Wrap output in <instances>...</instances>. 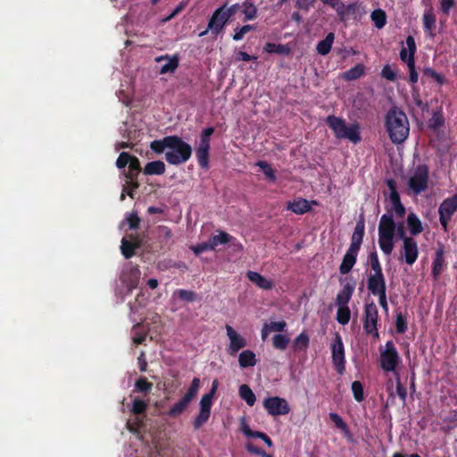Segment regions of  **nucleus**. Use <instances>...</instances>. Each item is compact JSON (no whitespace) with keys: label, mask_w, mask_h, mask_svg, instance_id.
<instances>
[{"label":"nucleus","mask_w":457,"mask_h":457,"mask_svg":"<svg viewBox=\"0 0 457 457\" xmlns=\"http://www.w3.org/2000/svg\"><path fill=\"white\" fill-rule=\"evenodd\" d=\"M386 129L395 144H401L409 136L410 126L406 114L397 107L391 108L386 116Z\"/></svg>","instance_id":"nucleus-1"},{"label":"nucleus","mask_w":457,"mask_h":457,"mask_svg":"<svg viewBox=\"0 0 457 457\" xmlns=\"http://www.w3.org/2000/svg\"><path fill=\"white\" fill-rule=\"evenodd\" d=\"M326 124L334 132L337 139H348L353 144L361 141L360 126L358 123L346 125L344 119L335 115H328L325 120Z\"/></svg>","instance_id":"nucleus-2"},{"label":"nucleus","mask_w":457,"mask_h":457,"mask_svg":"<svg viewBox=\"0 0 457 457\" xmlns=\"http://www.w3.org/2000/svg\"><path fill=\"white\" fill-rule=\"evenodd\" d=\"M170 149L165 153V160L171 165L185 163L192 155L191 145L179 136H172Z\"/></svg>","instance_id":"nucleus-3"},{"label":"nucleus","mask_w":457,"mask_h":457,"mask_svg":"<svg viewBox=\"0 0 457 457\" xmlns=\"http://www.w3.org/2000/svg\"><path fill=\"white\" fill-rule=\"evenodd\" d=\"M219 381L214 379L212 384V387L207 394H204L200 400V411L193 421L194 428L199 429L202 428L209 420L211 416V409L212 406L213 397L218 390Z\"/></svg>","instance_id":"nucleus-4"},{"label":"nucleus","mask_w":457,"mask_h":457,"mask_svg":"<svg viewBox=\"0 0 457 457\" xmlns=\"http://www.w3.org/2000/svg\"><path fill=\"white\" fill-rule=\"evenodd\" d=\"M417 46L415 39L412 36L406 37V47H403L400 51V59L406 63L409 70V80L411 84L418 82L419 74L415 68V53Z\"/></svg>","instance_id":"nucleus-5"},{"label":"nucleus","mask_w":457,"mask_h":457,"mask_svg":"<svg viewBox=\"0 0 457 457\" xmlns=\"http://www.w3.org/2000/svg\"><path fill=\"white\" fill-rule=\"evenodd\" d=\"M378 311L376 303L366 302L364 305L363 328L368 335L378 337Z\"/></svg>","instance_id":"nucleus-6"},{"label":"nucleus","mask_w":457,"mask_h":457,"mask_svg":"<svg viewBox=\"0 0 457 457\" xmlns=\"http://www.w3.org/2000/svg\"><path fill=\"white\" fill-rule=\"evenodd\" d=\"M428 167L425 164L418 165L408 181V186L415 195H419L428 188Z\"/></svg>","instance_id":"nucleus-7"},{"label":"nucleus","mask_w":457,"mask_h":457,"mask_svg":"<svg viewBox=\"0 0 457 457\" xmlns=\"http://www.w3.org/2000/svg\"><path fill=\"white\" fill-rule=\"evenodd\" d=\"M401 358L392 341L386 343V349L380 355V367L385 371H395Z\"/></svg>","instance_id":"nucleus-8"},{"label":"nucleus","mask_w":457,"mask_h":457,"mask_svg":"<svg viewBox=\"0 0 457 457\" xmlns=\"http://www.w3.org/2000/svg\"><path fill=\"white\" fill-rule=\"evenodd\" d=\"M225 7L226 4L213 12L208 21L207 29L201 32L200 37L206 35L208 30H211L214 36H218L222 31L226 23L230 20L225 12Z\"/></svg>","instance_id":"nucleus-9"},{"label":"nucleus","mask_w":457,"mask_h":457,"mask_svg":"<svg viewBox=\"0 0 457 457\" xmlns=\"http://www.w3.org/2000/svg\"><path fill=\"white\" fill-rule=\"evenodd\" d=\"M457 211V194L453 195L451 197L445 199L438 209L439 212V220L446 232L448 230V223L451 220L453 215Z\"/></svg>","instance_id":"nucleus-10"},{"label":"nucleus","mask_w":457,"mask_h":457,"mask_svg":"<svg viewBox=\"0 0 457 457\" xmlns=\"http://www.w3.org/2000/svg\"><path fill=\"white\" fill-rule=\"evenodd\" d=\"M263 407L271 416L287 415L290 411L287 401L279 396H270L263 400Z\"/></svg>","instance_id":"nucleus-11"},{"label":"nucleus","mask_w":457,"mask_h":457,"mask_svg":"<svg viewBox=\"0 0 457 457\" xmlns=\"http://www.w3.org/2000/svg\"><path fill=\"white\" fill-rule=\"evenodd\" d=\"M227 337L229 339V345L227 348V353L234 356L236 355L241 349L245 348L247 345L246 339L238 334L231 326L226 325L225 327Z\"/></svg>","instance_id":"nucleus-12"},{"label":"nucleus","mask_w":457,"mask_h":457,"mask_svg":"<svg viewBox=\"0 0 457 457\" xmlns=\"http://www.w3.org/2000/svg\"><path fill=\"white\" fill-rule=\"evenodd\" d=\"M332 361L337 372L342 375L345 372V348L339 335L332 345Z\"/></svg>","instance_id":"nucleus-13"},{"label":"nucleus","mask_w":457,"mask_h":457,"mask_svg":"<svg viewBox=\"0 0 457 457\" xmlns=\"http://www.w3.org/2000/svg\"><path fill=\"white\" fill-rule=\"evenodd\" d=\"M141 170L140 162L137 157H133L132 161L129 164L128 171L125 172L127 182L129 185L130 190L127 191V194L131 198H134L133 190L139 187L137 182V176Z\"/></svg>","instance_id":"nucleus-14"},{"label":"nucleus","mask_w":457,"mask_h":457,"mask_svg":"<svg viewBox=\"0 0 457 457\" xmlns=\"http://www.w3.org/2000/svg\"><path fill=\"white\" fill-rule=\"evenodd\" d=\"M419 253L417 241L414 238H404L401 250V256L404 262L408 265H412L417 261Z\"/></svg>","instance_id":"nucleus-15"},{"label":"nucleus","mask_w":457,"mask_h":457,"mask_svg":"<svg viewBox=\"0 0 457 457\" xmlns=\"http://www.w3.org/2000/svg\"><path fill=\"white\" fill-rule=\"evenodd\" d=\"M141 271L138 266H129L125 268L120 275V280L126 285L129 291L135 289L140 279Z\"/></svg>","instance_id":"nucleus-16"},{"label":"nucleus","mask_w":457,"mask_h":457,"mask_svg":"<svg viewBox=\"0 0 457 457\" xmlns=\"http://www.w3.org/2000/svg\"><path fill=\"white\" fill-rule=\"evenodd\" d=\"M364 233H365V222H364V218L361 215L356 222L354 231H353L352 238H351V244H350V246L348 249L359 253V251L361 249V245L363 241Z\"/></svg>","instance_id":"nucleus-17"},{"label":"nucleus","mask_w":457,"mask_h":457,"mask_svg":"<svg viewBox=\"0 0 457 457\" xmlns=\"http://www.w3.org/2000/svg\"><path fill=\"white\" fill-rule=\"evenodd\" d=\"M367 287L370 294L373 295H377L378 294L383 293V291H386L384 274H369Z\"/></svg>","instance_id":"nucleus-18"},{"label":"nucleus","mask_w":457,"mask_h":457,"mask_svg":"<svg viewBox=\"0 0 457 457\" xmlns=\"http://www.w3.org/2000/svg\"><path fill=\"white\" fill-rule=\"evenodd\" d=\"M396 223L394 220V214L391 210H387L386 213L380 218L378 224V234L381 235H395Z\"/></svg>","instance_id":"nucleus-19"},{"label":"nucleus","mask_w":457,"mask_h":457,"mask_svg":"<svg viewBox=\"0 0 457 457\" xmlns=\"http://www.w3.org/2000/svg\"><path fill=\"white\" fill-rule=\"evenodd\" d=\"M355 289V282L350 281L344 285L336 297V303L338 306H348Z\"/></svg>","instance_id":"nucleus-20"},{"label":"nucleus","mask_w":457,"mask_h":457,"mask_svg":"<svg viewBox=\"0 0 457 457\" xmlns=\"http://www.w3.org/2000/svg\"><path fill=\"white\" fill-rule=\"evenodd\" d=\"M445 245L439 242L432 262V275L435 278H437L442 272L445 264Z\"/></svg>","instance_id":"nucleus-21"},{"label":"nucleus","mask_w":457,"mask_h":457,"mask_svg":"<svg viewBox=\"0 0 457 457\" xmlns=\"http://www.w3.org/2000/svg\"><path fill=\"white\" fill-rule=\"evenodd\" d=\"M167 60L168 62L163 64L159 73L160 74H167L173 73L179 64V59L177 55L170 56L169 54L161 55L155 58L156 62H160L162 61Z\"/></svg>","instance_id":"nucleus-22"},{"label":"nucleus","mask_w":457,"mask_h":457,"mask_svg":"<svg viewBox=\"0 0 457 457\" xmlns=\"http://www.w3.org/2000/svg\"><path fill=\"white\" fill-rule=\"evenodd\" d=\"M436 21V19L434 13L433 7L430 6L424 12L422 17L423 29L430 37H435Z\"/></svg>","instance_id":"nucleus-23"},{"label":"nucleus","mask_w":457,"mask_h":457,"mask_svg":"<svg viewBox=\"0 0 457 457\" xmlns=\"http://www.w3.org/2000/svg\"><path fill=\"white\" fill-rule=\"evenodd\" d=\"M358 253L348 249L343 257V261L339 266L341 274H348L353 268L357 261Z\"/></svg>","instance_id":"nucleus-24"},{"label":"nucleus","mask_w":457,"mask_h":457,"mask_svg":"<svg viewBox=\"0 0 457 457\" xmlns=\"http://www.w3.org/2000/svg\"><path fill=\"white\" fill-rule=\"evenodd\" d=\"M287 209L295 214H304L312 210V206L308 200L297 198L292 202H287Z\"/></svg>","instance_id":"nucleus-25"},{"label":"nucleus","mask_w":457,"mask_h":457,"mask_svg":"<svg viewBox=\"0 0 457 457\" xmlns=\"http://www.w3.org/2000/svg\"><path fill=\"white\" fill-rule=\"evenodd\" d=\"M246 278L253 284H255L258 287L270 290L273 287V283L271 280L266 278L262 274L256 271L249 270L246 273Z\"/></svg>","instance_id":"nucleus-26"},{"label":"nucleus","mask_w":457,"mask_h":457,"mask_svg":"<svg viewBox=\"0 0 457 457\" xmlns=\"http://www.w3.org/2000/svg\"><path fill=\"white\" fill-rule=\"evenodd\" d=\"M238 363L240 368L253 367L257 363L255 353L252 350H244L239 353Z\"/></svg>","instance_id":"nucleus-27"},{"label":"nucleus","mask_w":457,"mask_h":457,"mask_svg":"<svg viewBox=\"0 0 457 457\" xmlns=\"http://www.w3.org/2000/svg\"><path fill=\"white\" fill-rule=\"evenodd\" d=\"M406 223L411 236H417L423 231L420 218L413 212L408 214Z\"/></svg>","instance_id":"nucleus-28"},{"label":"nucleus","mask_w":457,"mask_h":457,"mask_svg":"<svg viewBox=\"0 0 457 457\" xmlns=\"http://www.w3.org/2000/svg\"><path fill=\"white\" fill-rule=\"evenodd\" d=\"M394 237H395V235L378 234L379 247H380L381 251L386 255L391 254L392 251L394 250V247H395Z\"/></svg>","instance_id":"nucleus-29"},{"label":"nucleus","mask_w":457,"mask_h":457,"mask_svg":"<svg viewBox=\"0 0 457 457\" xmlns=\"http://www.w3.org/2000/svg\"><path fill=\"white\" fill-rule=\"evenodd\" d=\"M335 40V34L329 32L324 39L317 44L316 50L320 55H327L331 48Z\"/></svg>","instance_id":"nucleus-30"},{"label":"nucleus","mask_w":457,"mask_h":457,"mask_svg":"<svg viewBox=\"0 0 457 457\" xmlns=\"http://www.w3.org/2000/svg\"><path fill=\"white\" fill-rule=\"evenodd\" d=\"M365 73V67L362 63H357L354 67L343 73L342 78L346 81L360 79Z\"/></svg>","instance_id":"nucleus-31"},{"label":"nucleus","mask_w":457,"mask_h":457,"mask_svg":"<svg viewBox=\"0 0 457 457\" xmlns=\"http://www.w3.org/2000/svg\"><path fill=\"white\" fill-rule=\"evenodd\" d=\"M165 172V164L162 161L147 162L144 168L145 175H162Z\"/></svg>","instance_id":"nucleus-32"},{"label":"nucleus","mask_w":457,"mask_h":457,"mask_svg":"<svg viewBox=\"0 0 457 457\" xmlns=\"http://www.w3.org/2000/svg\"><path fill=\"white\" fill-rule=\"evenodd\" d=\"M386 186L389 189V200L392 204V208L397 206V204H402L400 195L397 191L396 182L393 179H389L386 180Z\"/></svg>","instance_id":"nucleus-33"},{"label":"nucleus","mask_w":457,"mask_h":457,"mask_svg":"<svg viewBox=\"0 0 457 457\" xmlns=\"http://www.w3.org/2000/svg\"><path fill=\"white\" fill-rule=\"evenodd\" d=\"M309 342V336L303 332L294 339L292 348L295 353L303 352L308 348Z\"/></svg>","instance_id":"nucleus-34"},{"label":"nucleus","mask_w":457,"mask_h":457,"mask_svg":"<svg viewBox=\"0 0 457 457\" xmlns=\"http://www.w3.org/2000/svg\"><path fill=\"white\" fill-rule=\"evenodd\" d=\"M137 247H139L138 242H131L127 240L125 237L122 238L120 251L126 259L133 257Z\"/></svg>","instance_id":"nucleus-35"},{"label":"nucleus","mask_w":457,"mask_h":457,"mask_svg":"<svg viewBox=\"0 0 457 457\" xmlns=\"http://www.w3.org/2000/svg\"><path fill=\"white\" fill-rule=\"evenodd\" d=\"M172 136H167L164 137L162 139H157L154 140L150 144V148L155 153V154H162L165 148H169L170 146Z\"/></svg>","instance_id":"nucleus-36"},{"label":"nucleus","mask_w":457,"mask_h":457,"mask_svg":"<svg viewBox=\"0 0 457 457\" xmlns=\"http://www.w3.org/2000/svg\"><path fill=\"white\" fill-rule=\"evenodd\" d=\"M370 19L374 23V26L380 29L386 24V14L382 9H376L370 14Z\"/></svg>","instance_id":"nucleus-37"},{"label":"nucleus","mask_w":457,"mask_h":457,"mask_svg":"<svg viewBox=\"0 0 457 457\" xmlns=\"http://www.w3.org/2000/svg\"><path fill=\"white\" fill-rule=\"evenodd\" d=\"M233 239H234V237L231 235H229L228 233H227L225 231H219L218 235L211 237L209 240H210L213 249L215 250V248L219 245H225V244L230 243V242H232Z\"/></svg>","instance_id":"nucleus-38"},{"label":"nucleus","mask_w":457,"mask_h":457,"mask_svg":"<svg viewBox=\"0 0 457 457\" xmlns=\"http://www.w3.org/2000/svg\"><path fill=\"white\" fill-rule=\"evenodd\" d=\"M200 388V379L198 378H194L191 381L190 386L188 387L187 393L181 398L188 404L196 396L198 390Z\"/></svg>","instance_id":"nucleus-39"},{"label":"nucleus","mask_w":457,"mask_h":457,"mask_svg":"<svg viewBox=\"0 0 457 457\" xmlns=\"http://www.w3.org/2000/svg\"><path fill=\"white\" fill-rule=\"evenodd\" d=\"M200 388V379L198 378H194L191 381L190 386L188 387L187 393L181 398L188 404L196 396L198 390Z\"/></svg>","instance_id":"nucleus-40"},{"label":"nucleus","mask_w":457,"mask_h":457,"mask_svg":"<svg viewBox=\"0 0 457 457\" xmlns=\"http://www.w3.org/2000/svg\"><path fill=\"white\" fill-rule=\"evenodd\" d=\"M239 395L249 406L255 403V395L248 385L244 384L239 386Z\"/></svg>","instance_id":"nucleus-41"},{"label":"nucleus","mask_w":457,"mask_h":457,"mask_svg":"<svg viewBox=\"0 0 457 457\" xmlns=\"http://www.w3.org/2000/svg\"><path fill=\"white\" fill-rule=\"evenodd\" d=\"M153 388V383L148 381L146 378H139L136 380L134 386V393H141L146 395Z\"/></svg>","instance_id":"nucleus-42"},{"label":"nucleus","mask_w":457,"mask_h":457,"mask_svg":"<svg viewBox=\"0 0 457 457\" xmlns=\"http://www.w3.org/2000/svg\"><path fill=\"white\" fill-rule=\"evenodd\" d=\"M264 50L270 54H278L283 55H288L291 52L290 48L287 45L267 43L264 46Z\"/></svg>","instance_id":"nucleus-43"},{"label":"nucleus","mask_w":457,"mask_h":457,"mask_svg":"<svg viewBox=\"0 0 457 457\" xmlns=\"http://www.w3.org/2000/svg\"><path fill=\"white\" fill-rule=\"evenodd\" d=\"M242 13L245 15V21L254 20L257 16V8L252 2L246 0L242 3Z\"/></svg>","instance_id":"nucleus-44"},{"label":"nucleus","mask_w":457,"mask_h":457,"mask_svg":"<svg viewBox=\"0 0 457 457\" xmlns=\"http://www.w3.org/2000/svg\"><path fill=\"white\" fill-rule=\"evenodd\" d=\"M289 342L290 338L287 335L276 334L272 337V346L277 350H286Z\"/></svg>","instance_id":"nucleus-45"},{"label":"nucleus","mask_w":457,"mask_h":457,"mask_svg":"<svg viewBox=\"0 0 457 457\" xmlns=\"http://www.w3.org/2000/svg\"><path fill=\"white\" fill-rule=\"evenodd\" d=\"M368 262L371 269V272L370 274L383 273L382 267L379 262L378 253L375 250L370 253V254L368 256Z\"/></svg>","instance_id":"nucleus-46"},{"label":"nucleus","mask_w":457,"mask_h":457,"mask_svg":"<svg viewBox=\"0 0 457 457\" xmlns=\"http://www.w3.org/2000/svg\"><path fill=\"white\" fill-rule=\"evenodd\" d=\"M445 125V118L440 111L434 112L428 120V126L434 130H437Z\"/></svg>","instance_id":"nucleus-47"},{"label":"nucleus","mask_w":457,"mask_h":457,"mask_svg":"<svg viewBox=\"0 0 457 457\" xmlns=\"http://www.w3.org/2000/svg\"><path fill=\"white\" fill-rule=\"evenodd\" d=\"M188 403H186L183 399H179L173 406L170 408L167 414L170 417H178L188 407Z\"/></svg>","instance_id":"nucleus-48"},{"label":"nucleus","mask_w":457,"mask_h":457,"mask_svg":"<svg viewBox=\"0 0 457 457\" xmlns=\"http://www.w3.org/2000/svg\"><path fill=\"white\" fill-rule=\"evenodd\" d=\"M337 320L341 325H346L351 319V311L348 306H338L337 312Z\"/></svg>","instance_id":"nucleus-49"},{"label":"nucleus","mask_w":457,"mask_h":457,"mask_svg":"<svg viewBox=\"0 0 457 457\" xmlns=\"http://www.w3.org/2000/svg\"><path fill=\"white\" fill-rule=\"evenodd\" d=\"M148 401L136 397L133 400L131 412L137 416L144 414L147 409Z\"/></svg>","instance_id":"nucleus-50"},{"label":"nucleus","mask_w":457,"mask_h":457,"mask_svg":"<svg viewBox=\"0 0 457 457\" xmlns=\"http://www.w3.org/2000/svg\"><path fill=\"white\" fill-rule=\"evenodd\" d=\"M256 166L260 167L261 170L263 171L264 175L267 177V179L272 182L276 180L275 171L265 161H259L256 162Z\"/></svg>","instance_id":"nucleus-51"},{"label":"nucleus","mask_w":457,"mask_h":457,"mask_svg":"<svg viewBox=\"0 0 457 457\" xmlns=\"http://www.w3.org/2000/svg\"><path fill=\"white\" fill-rule=\"evenodd\" d=\"M422 72L424 76L433 79L440 86L445 83V77L430 67H425Z\"/></svg>","instance_id":"nucleus-52"},{"label":"nucleus","mask_w":457,"mask_h":457,"mask_svg":"<svg viewBox=\"0 0 457 457\" xmlns=\"http://www.w3.org/2000/svg\"><path fill=\"white\" fill-rule=\"evenodd\" d=\"M195 155H196L199 166L203 169H208V167H209V151L196 148Z\"/></svg>","instance_id":"nucleus-53"},{"label":"nucleus","mask_w":457,"mask_h":457,"mask_svg":"<svg viewBox=\"0 0 457 457\" xmlns=\"http://www.w3.org/2000/svg\"><path fill=\"white\" fill-rule=\"evenodd\" d=\"M352 391L357 402L360 403L364 400L363 386L360 381L355 380L352 383Z\"/></svg>","instance_id":"nucleus-54"},{"label":"nucleus","mask_w":457,"mask_h":457,"mask_svg":"<svg viewBox=\"0 0 457 457\" xmlns=\"http://www.w3.org/2000/svg\"><path fill=\"white\" fill-rule=\"evenodd\" d=\"M329 419L335 424V426L341 431H343V432L349 431L347 424L343 420V419L337 413L330 412Z\"/></svg>","instance_id":"nucleus-55"},{"label":"nucleus","mask_w":457,"mask_h":457,"mask_svg":"<svg viewBox=\"0 0 457 457\" xmlns=\"http://www.w3.org/2000/svg\"><path fill=\"white\" fill-rule=\"evenodd\" d=\"M241 430L245 436L251 437V438H260V439L263 440L267 436V434H265L264 432L253 431L249 428V426L246 424H243Z\"/></svg>","instance_id":"nucleus-56"},{"label":"nucleus","mask_w":457,"mask_h":457,"mask_svg":"<svg viewBox=\"0 0 457 457\" xmlns=\"http://www.w3.org/2000/svg\"><path fill=\"white\" fill-rule=\"evenodd\" d=\"M141 328V323L140 322H137L136 325H134L133 327V332H134V337H133V342L135 345H142L145 338H146V336H147V333H141L139 332L138 330Z\"/></svg>","instance_id":"nucleus-57"},{"label":"nucleus","mask_w":457,"mask_h":457,"mask_svg":"<svg viewBox=\"0 0 457 457\" xmlns=\"http://www.w3.org/2000/svg\"><path fill=\"white\" fill-rule=\"evenodd\" d=\"M395 329L398 334H403L407 330V320L403 313H397L395 317Z\"/></svg>","instance_id":"nucleus-58"},{"label":"nucleus","mask_w":457,"mask_h":457,"mask_svg":"<svg viewBox=\"0 0 457 457\" xmlns=\"http://www.w3.org/2000/svg\"><path fill=\"white\" fill-rule=\"evenodd\" d=\"M133 157H135V156L129 154V153H126V152L120 153L116 161V166L119 169L125 168L127 165L129 164V162L132 161Z\"/></svg>","instance_id":"nucleus-59"},{"label":"nucleus","mask_w":457,"mask_h":457,"mask_svg":"<svg viewBox=\"0 0 457 457\" xmlns=\"http://www.w3.org/2000/svg\"><path fill=\"white\" fill-rule=\"evenodd\" d=\"M286 328L287 322L285 320L266 323V328H269L270 332H283Z\"/></svg>","instance_id":"nucleus-60"},{"label":"nucleus","mask_w":457,"mask_h":457,"mask_svg":"<svg viewBox=\"0 0 457 457\" xmlns=\"http://www.w3.org/2000/svg\"><path fill=\"white\" fill-rule=\"evenodd\" d=\"M191 250L194 252L195 255H199L204 252L214 250L210 240L208 242L197 244L196 245L191 246Z\"/></svg>","instance_id":"nucleus-61"},{"label":"nucleus","mask_w":457,"mask_h":457,"mask_svg":"<svg viewBox=\"0 0 457 457\" xmlns=\"http://www.w3.org/2000/svg\"><path fill=\"white\" fill-rule=\"evenodd\" d=\"M253 29V26L252 25H244L241 28L236 29L235 33L233 35V39L235 41L241 40L244 36L248 33L249 31Z\"/></svg>","instance_id":"nucleus-62"},{"label":"nucleus","mask_w":457,"mask_h":457,"mask_svg":"<svg viewBox=\"0 0 457 457\" xmlns=\"http://www.w3.org/2000/svg\"><path fill=\"white\" fill-rule=\"evenodd\" d=\"M381 76L389 81L396 79V73L389 64H386L381 71Z\"/></svg>","instance_id":"nucleus-63"},{"label":"nucleus","mask_w":457,"mask_h":457,"mask_svg":"<svg viewBox=\"0 0 457 457\" xmlns=\"http://www.w3.org/2000/svg\"><path fill=\"white\" fill-rule=\"evenodd\" d=\"M439 4L441 12L446 16L449 15L451 9L455 6L454 0H439Z\"/></svg>","instance_id":"nucleus-64"}]
</instances>
